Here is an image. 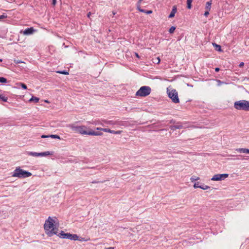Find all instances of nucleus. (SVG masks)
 Segmentation results:
<instances>
[{"label":"nucleus","instance_id":"4468645a","mask_svg":"<svg viewBox=\"0 0 249 249\" xmlns=\"http://www.w3.org/2000/svg\"><path fill=\"white\" fill-rule=\"evenodd\" d=\"M175 125L176 127H177V129H179L184 128V126L180 122H178V123H176Z\"/></svg>","mask_w":249,"mask_h":249},{"label":"nucleus","instance_id":"a211bd4d","mask_svg":"<svg viewBox=\"0 0 249 249\" xmlns=\"http://www.w3.org/2000/svg\"><path fill=\"white\" fill-rule=\"evenodd\" d=\"M122 132V130L115 131L110 129V133H113L115 134H120Z\"/></svg>","mask_w":249,"mask_h":249},{"label":"nucleus","instance_id":"8fccbe9b","mask_svg":"<svg viewBox=\"0 0 249 249\" xmlns=\"http://www.w3.org/2000/svg\"><path fill=\"white\" fill-rule=\"evenodd\" d=\"M109 249V248H107V249Z\"/></svg>","mask_w":249,"mask_h":249},{"label":"nucleus","instance_id":"6e6552de","mask_svg":"<svg viewBox=\"0 0 249 249\" xmlns=\"http://www.w3.org/2000/svg\"><path fill=\"white\" fill-rule=\"evenodd\" d=\"M228 174H216L213 177L211 180L214 181L222 180L228 178Z\"/></svg>","mask_w":249,"mask_h":249},{"label":"nucleus","instance_id":"f257e3e1","mask_svg":"<svg viewBox=\"0 0 249 249\" xmlns=\"http://www.w3.org/2000/svg\"><path fill=\"white\" fill-rule=\"evenodd\" d=\"M53 220L51 217L49 216L48 219L45 221L44 225V228L46 231V233L49 236H52L53 234H57L58 229L55 228H53Z\"/></svg>","mask_w":249,"mask_h":249},{"label":"nucleus","instance_id":"aec40b11","mask_svg":"<svg viewBox=\"0 0 249 249\" xmlns=\"http://www.w3.org/2000/svg\"><path fill=\"white\" fill-rule=\"evenodd\" d=\"M0 100L4 102H6L7 101V98L0 94Z\"/></svg>","mask_w":249,"mask_h":249},{"label":"nucleus","instance_id":"f8f14e48","mask_svg":"<svg viewBox=\"0 0 249 249\" xmlns=\"http://www.w3.org/2000/svg\"><path fill=\"white\" fill-rule=\"evenodd\" d=\"M39 100V98L35 96H32V98L29 99V101L30 102H35L36 103L38 102Z\"/></svg>","mask_w":249,"mask_h":249},{"label":"nucleus","instance_id":"a18cd8bd","mask_svg":"<svg viewBox=\"0 0 249 249\" xmlns=\"http://www.w3.org/2000/svg\"><path fill=\"white\" fill-rule=\"evenodd\" d=\"M112 14L114 15L115 14V13H114L113 11L112 12Z\"/></svg>","mask_w":249,"mask_h":249},{"label":"nucleus","instance_id":"79ce46f5","mask_svg":"<svg viewBox=\"0 0 249 249\" xmlns=\"http://www.w3.org/2000/svg\"><path fill=\"white\" fill-rule=\"evenodd\" d=\"M135 56L137 57V58H140V56L139 55V54L137 53H135Z\"/></svg>","mask_w":249,"mask_h":249},{"label":"nucleus","instance_id":"ddd939ff","mask_svg":"<svg viewBox=\"0 0 249 249\" xmlns=\"http://www.w3.org/2000/svg\"><path fill=\"white\" fill-rule=\"evenodd\" d=\"M212 0H211L210 1H207L206 3V9H207L208 10H210L211 8V5L212 4Z\"/></svg>","mask_w":249,"mask_h":249},{"label":"nucleus","instance_id":"58836bf2","mask_svg":"<svg viewBox=\"0 0 249 249\" xmlns=\"http://www.w3.org/2000/svg\"><path fill=\"white\" fill-rule=\"evenodd\" d=\"M244 63L243 62H241V63L239 64V66L240 67H242V66H244Z\"/></svg>","mask_w":249,"mask_h":249},{"label":"nucleus","instance_id":"09e8293b","mask_svg":"<svg viewBox=\"0 0 249 249\" xmlns=\"http://www.w3.org/2000/svg\"><path fill=\"white\" fill-rule=\"evenodd\" d=\"M109 124H112V123H111V121H110Z\"/></svg>","mask_w":249,"mask_h":249},{"label":"nucleus","instance_id":"20e7f679","mask_svg":"<svg viewBox=\"0 0 249 249\" xmlns=\"http://www.w3.org/2000/svg\"><path fill=\"white\" fill-rule=\"evenodd\" d=\"M31 173L20 169L19 167H17L13 172L12 175L14 177L19 178H25L31 176Z\"/></svg>","mask_w":249,"mask_h":249},{"label":"nucleus","instance_id":"e433bc0d","mask_svg":"<svg viewBox=\"0 0 249 249\" xmlns=\"http://www.w3.org/2000/svg\"><path fill=\"white\" fill-rule=\"evenodd\" d=\"M170 123L171 124H176V122L175 120H171L170 121Z\"/></svg>","mask_w":249,"mask_h":249},{"label":"nucleus","instance_id":"c756f323","mask_svg":"<svg viewBox=\"0 0 249 249\" xmlns=\"http://www.w3.org/2000/svg\"><path fill=\"white\" fill-rule=\"evenodd\" d=\"M170 128L173 130V131H174L176 129H177V127H176L175 125H170Z\"/></svg>","mask_w":249,"mask_h":249},{"label":"nucleus","instance_id":"de8ad7c7","mask_svg":"<svg viewBox=\"0 0 249 249\" xmlns=\"http://www.w3.org/2000/svg\"><path fill=\"white\" fill-rule=\"evenodd\" d=\"M0 62H2V59H0Z\"/></svg>","mask_w":249,"mask_h":249},{"label":"nucleus","instance_id":"9b49d317","mask_svg":"<svg viewBox=\"0 0 249 249\" xmlns=\"http://www.w3.org/2000/svg\"><path fill=\"white\" fill-rule=\"evenodd\" d=\"M236 151H238L240 153H248L249 154V149L247 148H237Z\"/></svg>","mask_w":249,"mask_h":249},{"label":"nucleus","instance_id":"cd10ccee","mask_svg":"<svg viewBox=\"0 0 249 249\" xmlns=\"http://www.w3.org/2000/svg\"><path fill=\"white\" fill-rule=\"evenodd\" d=\"M20 84L21 85V88L23 89H27V86L25 84L22 83H20Z\"/></svg>","mask_w":249,"mask_h":249},{"label":"nucleus","instance_id":"7ed1b4c3","mask_svg":"<svg viewBox=\"0 0 249 249\" xmlns=\"http://www.w3.org/2000/svg\"><path fill=\"white\" fill-rule=\"evenodd\" d=\"M234 107L238 110L249 111V101L245 100L237 101L234 103Z\"/></svg>","mask_w":249,"mask_h":249},{"label":"nucleus","instance_id":"423d86ee","mask_svg":"<svg viewBox=\"0 0 249 249\" xmlns=\"http://www.w3.org/2000/svg\"><path fill=\"white\" fill-rule=\"evenodd\" d=\"M167 92L168 97L172 100L173 103L177 104L179 102L178 93L175 89H172L170 90L169 89L167 88Z\"/></svg>","mask_w":249,"mask_h":249},{"label":"nucleus","instance_id":"412c9836","mask_svg":"<svg viewBox=\"0 0 249 249\" xmlns=\"http://www.w3.org/2000/svg\"><path fill=\"white\" fill-rule=\"evenodd\" d=\"M210 188V187L209 186L204 184L199 186V188H201L203 190H207L209 189Z\"/></svg>","mask_w":249,"mask_h":249},{"label":"nucleus","instance_id":"9d476101","mask_svg":"<svg viewBox=\"0 0 249 249\" xmlns=\"http://www.w3.org/2000/svg\"><path fill=\"white\" fill-rule=\"evenodd\" d=\"M177 11V8L176 5L173 6L172 11L168 16V18H172L175 17V14Z\"/></svg>","mask_w":249,"mask_h":249},{"label":"nucleus","instance_id":"2f4dec72","mask_svg":"<svg viewBox=\"0 0 249 249\" xmlns=\"http://www.w3.org/2000/svg\"><path fill=\"white\" fill-rule=\"evenodd\" d=\"M198 183L199 182L195 183L194 185V187L195 188H199L200 185H198Z\"/></svg>","mask_w":249,"mask_h":249},{"label":"nucleus","instance_id":"4be33fe9","mask_svg":"<svg viewBox=\"0 0 249 249\" xmlns=\"http://www.w3.org/2000/svg\"><path fill=\"white\" fill-rule=\"evenodd\" d=\"M7 82V80L6 78L3 77H0V83H6Z\"/></svg>","mask_w":249,"mask_h":249},{"label":"nucleus","instance_id":"37998d69","mask_svg":"<svg viewBox=\"0 0 249 249\" xmlns=\"http://www.w3.org/2000/svg\"><path fill=\"white\" fill-rule=\"evenodd\" d=\"M40 156L42 157V152L41 153H37V157Z\"/></svg>","mask_w":249,"mask_h":249},{"label":"nucleus","instance_id":"c9c22d12","mask_svg":"<svg viewBox=\"0 0 249 249\" xmlns=\"http://www.w3.org/2000/svg\"><path fill=\"white\" fill-rule=\"evenodd\" d=\"M56 3V0H53L52 4L55 5Z\"/></svg>","mask_w":249,"mask_h":249},{"label":"nucleus","instance_id":"2eb2a0df","mask_svg":"<svg viewBox=\"0 0 249 249\" xmlns=\"http://www.w3.org/2000/svg\"><path fill=\"white\" fill-rule=\"evenodd\" d=\"M193 0H187V7L190 9L192 8V2Z\"/></svg>","mask_w":249,"mask_h":249},{"label":"nucleus","instance_id":"dca6fc26","mask_svg":"<svg viewBox=\"0 0 249 249\" xmlns=\"http://www.w3.org/2000/svg\"><path fill=\"white\" fill-rule=\"evenodd\" d=\"M213 45L215 46V49L216 51L221 52V46L219 45H217L216 43H213Z\"/></svg>","mask_w":249,"mask_h":249},{"label":"nucleus","instance_id":"39448f33","mask_svg":"<svg viewBox=\"0 0 249 249\" xmlns=\"http://www.w3.org/2000/svg\"><path fill=\"white\" fill-rule=\"evenodd\" d=\"M151 91V89L148 86H142L137 91L136 96L145 97L149 95Z\"/></svg>","mask_w":249,"mask_h":249},{"label":"nucleus","instance_id":"f704fd0d","mask_svg":"<svg viewBox=\"0 0 249 249\" xmlns=\"http://www.w3.org/2000/svg\"><path fill=\"white\" fill-rule=\"evenodd\" d=\"M209 10H208V11H206V12L204 13V16H205V17H207V16H208V15H209Z\"/></svg>","mask_w":249,"mask_h":249},{"label":"nucleus","instance_id":"1a4fd4ad","mask_svg":"<svg viewBox=\"0 0 249 249\" xmlns=\"http://www.w3.org/2000/svg\"><path fill=\"white\" fill-rule=\"evenodd\" d=\"M35 31L33 27H30L25 29L23 31V34L25 35H30L32 34Z\"/></svg>","mask_w":249,"mask_h":249},{"label":"nucleus","instance_id":"393cba45","mask_svg":"<svg viewBox=\"0 0 249 249\" xmlns=\"http://www.w3.org/2000/svg\"><path fill=\"white\" fill-rule=\"evenodd\" d=\"M137 9L141 12H145V10L141 8L140 4L139 3H137Z\"/></svg>","mask_w":249,"mask_h":249},{"label":"nucleus","instance_id":"ea45409f","mask_svg":"<svg viewBox=\"0 0 249 249\" xmlns=\"http://www.w3.org/2000/svg\"><path fill=\"white\" fill-rule=\"evenodd\" d=\"M219 70H220V69H219V68H215V71L216 72H218V71H219Z\"/></svg>","mask_w":249,"mask_h":249},{"label":"nucleus","instance_id":"0eeeda50","mask_svg":"<svg viewBox=\"0 0 249 249\" xmlns=\"http://www.w3.org/2000/svg\"><path fill=\"white\" fill-rule=\"evenodd\" d=\"M58 236L63 239H69L72 240L76 241L79 240V237L77 234H71L70 233H65L63 231H61V232L57 234Z\"/></svg>","mask_w":249,"mask_h":249},{"label":"nucleus","instance_id":"7c9ffc66","mask_svg":"<svg viewBox=\"0 0 249 249\" xmlns=\"http://www.w3.org/2000/svg\"><path fill=\"white\" fill-rule=\"evenodd\" d=\"M142 13H145L147 14H150L151 13H152V10H145V12H142Z\"/></svg>","mask_w":249,"mask_h":249},{"label":"nucleus","instance_id":"5701e85b","mask_svg":"<svg viewBox=\"0 0 249 249\" xmlns=\"http://www.w3.org/2000/svg\"><path fill=\"white\" fill-rule=\"evenodd\" d=\"M49 137L53 138V139H58L59 140L60 139V136L58 135H53V134L50 135H49Z\"/></svg>","mask_w":249,"mask_h":249},{"label":"nucleus","instance_id":"49530a36","mask_svg":"<svg viewBox=\"0 0 249 249\" xmlns=\"http://www.w3.org/2000/svg\"><path fill=\"white\" fill-rule=\"evenodd\" d=\"M110 249H114L113 247H110Z\"/></svg>","mask_w":249,"mask_h":249},{"label":"nucleus","instance_id":"b1692460","mask_svg":"<svg viewBox=\"0 0 249 249\" xmlns=\"http://www.w3.org/2000/svg\"><path fill=\"white\" fill-rule=\"evenodd\" d=\"M57 73L64 74V75H67L69 74V72L66 71H57Z\"/></svg>","mask_w":249,"mask_h":249},{"label":"nucleus","instance_id":"f03ea898","mask_svg":"<svg viewBox=\"0 0 249 249\" xmlns=\"http://www.w3.org/2000/svg\"><path fill=\"white\" fill-rule=\"evenodd\" d=\"M71 128L73 131L83 135L99 136L102 134L100 131L93 130L87 131L85 126L73 125L72 126Z\"/></svg>","mask_w":249,"mask_h":249},{"label":"nucleus","instance_id":"473e14b6","mask_svg":"<svg viewBox=\"0 0 249 249\" xmlns=\"http://www.w3.org/2000/svg\"><path fill=\"white\" fill-rule=\"evenodd\" d=\"M7 17V16L4 15V14H3L1 16H0V19H3V18H5Z\"/></svg>","mask_w":249,"mask_h":249},{"label":"nucleus","instance_id":"6ab92c4d","mask_svg":"<svg viewBox=\"0 0 249 249\" xmlns=\"http://www.w3.org/2000/svg\"><path fill=\"white\" fill-rule=\"evenodd\" d=\"M198 179H199V177H196L195 176H192L191 178H190V180L191 181L193 182L195 181H196V180H198Z\"/></svg>","mask_w":249,"mask_h":249},{"label":"nucleus","instance_id":"72a5a7b5","mask_svg":"<svg viewBox=\"0 0 249 249\" xmlns=\"http://www.w3.org/2000/svg\"><path fill=\"white\" fill-rule=\"evenodd\" d=\"M41 137L42 138H49V135H41Z\"/></svg>","mask_w":249,"mask_h":249},{"label":"nucleus","instance_id":"4c0bfd02","mask_svg":"<svg viewBox=\"0 0 249 249\" xmlns=\"http://www.w3.org/2000/svg\"><path fill=\"white\" fill-rule=\"evenodd\" d=\"M157 59L158 61H157V62H155V63H156L158 64V63H160V59L159 57H157Z\"/></svg>","mask_w":249,"mask_h":249},{"label":"nucleus","instance_id":"c03bdc74","mask_svg":"<svg viewBox=\"0 0 249 249\" xmlns=\"http://www.w3.org/2000/svg\"><path fill=\"white\" fill-rule=\"evenodd\" d=\"M142 0H139L138 2H137V3H139L140 4H141V1H142Z\"/></svg>","mask_w":249,"mask_h":249},{"label":"nucleus","instance_id":"c85d7f7f","mask_svg":"<svg viewBox=\"0 0 249 249\" xmlns=\"http://www.w3.org/2000/svg\"><path fill=\"white\" fill-rule=\"evenodd\" d=\"M97 130H102L104 131L109 132V128H97Z\"/></svg>","mask_w":249,"mask_h":249},{"label":"nucleus","instance_id":"a19ab883","mask_svg":"<svg viewBox=\"0 0 249 249\" xmlns=\"http://www.w3.org/2000/svg\"><path fill=\"white\" fill-rule=\"evenodd\" d=\"M91 15V12H89L87 14V17L89 18H90V16Z\"/></svg>","mask_w":249,"mask_h":249},{"label":"nucleus","instance_id":"a878e982","mask_svg":"<svg viewBox=\"0 0 249 249\" xmlns=\"http://www.w3.org/2000/svg\"><path fill=\"white\" fill-rule=\"evenodd\" d=\"M176 29V27L174 26H172L169 30V32L170 34H172L174 32L175 30Z\"/></svg>","mask_w":249,"mask_h":249},{"label":"nucleus","instance_id":"bb28decb","mask_svg":"<svg viewBox=\"0 0 249 249\" xmlns=\"http://www.w3.org/2000/svg\"><path fill=\"white\" fill-rule=\"evenodd\" d=\"M51 155V153L49 151H46L44 152H42V157L48 156V155Z\"/></svg>","mask_w":249,"mask_h":249},{"label":"nucleus","instance_id":"f3484780","mask_svg":"<svg viewBox=\"0 0 249 249\" xmlns=\"http://www.w3.org/2000/svg\"><path fill=\"white\" fill-rule=\"evenodd\" d=\"M27 155L33 157H37V153L35 152H28Z\"/></svg>","mask_w":249,"mask_h":249}]
</instances>
